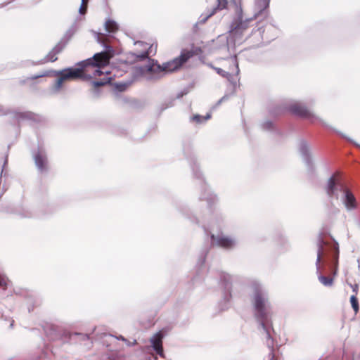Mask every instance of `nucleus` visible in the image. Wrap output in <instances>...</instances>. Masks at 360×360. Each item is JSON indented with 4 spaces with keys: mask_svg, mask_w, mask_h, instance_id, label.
<instances>
[{
    "mask_svg": "<svg viewBox=\"0 0 360 360\" xmlns=\"http://www.w3.org/2000/svg\"><path fill=\"white\" fill-rule=\"evenodd\" d=\"M253 304L256 310V316L261 323V326L264 330L266 333L267 336L270 337L268 328L265 323V313H264V302L262 295L260 292H256L254 298Z\"/></svg>",
    "mask_w": 360,
    "mask_h": 360,
    "instance_id": "5",
    "label": "nucleus"
},
{
    "mask_svg": "<svg viewBox=\"0 0 360 360\" xmlns=\"http://www.w3.org/2000/svg\"><path fill=\"white\" fill-rule=\"evenodd\" d=\"M112 56L110 51H102L94 54L91 58L82 61L78 65L84 70L87 77H96L103 74L101 69L109 64Z\"/></svg>",
    "mask_w": 360,
    "mask_h": 360,
    "instance_id": "2",
    "label": "nucleus"
},
{
    "mask_svg": "<svg viewBox=\"0 0 360 360\" xmlns=\"http://www.w3.org/2000/svg\"><path fill=\"white\" fill-rule=\"evenodd\" d=\"M218 1V5L217 7L214 8L212 11L207 15V18L212 16L217 10H222L226 8L228 1L227 0H217Z\"/></svg>",
    "mask_w": 360,
    "mask_h": 360,
    "instance_id": "14",
    "label": "nucleus"
},
{
    "mask_svg": "<svg viewBox=\"0 0 360 360\" xmlns=\"http://www.w3.org/2000/svg\"><path fill=\"white\" fill-rule=\"evenodd\" d=\"M236 12L238 19L231 25L232 31L238 32L247 29L248 23L243 20V11L240 5L236 6Z\"/></svg>",
    "mask_w": 360,
    "mask_h": 360,
    "instance_id": "10",
    "label": "nucleus"
},
{
    "mask_svg": "<svg viewBox=\"0 0 360 360\" xmlns=\"http://www.w3.org/2000/svg\"><path fill=\"white\" fill-rule=\"evenodd\" d=\"M288 109L291 113L302 118L311 119L314 117V115L309 109L300 102H295L290 104Z\"/></svg>",
    "mask_w": 360,
    "mask_h": 360,
    "instance_id": "7",
    "label": "nucleus"
},
{
    "mask_svg": "<svg viewBox=\"0 0 360 360\" xmlns=\"http://www.w3.org/2000/svg\"><path fill=\"white\" fill-rule=\"evenodd\" d=\"M89 0H82V3L79 7V12L82 15H84L86 13L88 7Z\"/></svg>",
    "mask_w": 360,
    "mask_h": 360,
    "instance_id": "17",
    "label": "nucleus"
},
{
    "mask_svg": "<svg viewBox=\"0 0 360 360\" xmlns=\"http://www.w3.org/2000/svg\"><path fill=\"white\" fill-rule=\"evenodd\" d=\"M34 161L37 167L41 171H45L47 169V159L46 156L41 153H37L34 157Z\"/></svg>",
    "mask_w": 360,
    "mask_h": 360,
    "instance_id": "12",
    "label": "nucleus"
},
{
    "mask_svg": "<svg viewBox=\"0 0 360 360\" xmlns=\"http://www.w3.org/2000/svg\"><path fill=\"white\" fill-rule=\"evenodd\" d=\"M164 335L162 331L155 333L150 340L153 349L155 351L157 354L160 356H164V352L162 347V339Z\"/></svg>",
    "mask_w": 360,
    "mask_h": 360,
    "instance_id": "8",
    "label": "nucleus"
},
{
    "mask_svg": "<svg viewBox=\"0 0 360 360\" xmlns=\"http://www.w3.org/2000/svg\"><path fill=\"white\" fill-rule=\"evenodd\" d=\"M340 191L342 193V202L347 210L357 208L358 202L352 191L345 185H340Z\"/></svg>",
    "mask_w": 360,
    "mask_h": 360,
    "instance_id": "6",
    "label": "nucleus"
},
{
    "mask_svg": "<svg viewBox=\"0 0 360 360\" xmlns=\"http://www.w3.org/2000/svg\"><path fill=\"white\" fill-rule=\"evenodd\" d=\"M202 119V117L200 115H194L193 117V118H192V120L193 121H195V122H197V123L201 122Z\"/></svg>",
    "mask_w": 360,
    "mask_h": 360,
    "instance_id": "22",
    "label": "nucleus"
},
{
    "mask_svg": "<svg viewBox=\"0 0 360 360\" xmlns=\"http://www.w3.org/2000/svg\"><path fill=\"white\" fill-rule=\"evenodd\" d=\"M319 279L320 282L326 286H331L333 283V278H330V277H327V276H320L319 277Z\"/></svg>",
    "mask_w": 360,
    "mask_h": 360,
    "instance_id": "16",
    "label": "nucleus"
},
{
    "mask_svg": "<svg viewBox=\"0 0 360 360\" xmlns=\"http://www.w3.org/2000/svg\"><path fill=\"white\" fill-rule=\"evenodd\" d=\"M105 27L107 32L115 33L118 30V25L112 20L108 19L105 21Z\"/></svg>",
    "mask_w": 360,
    "mask_h": 360,
    "instance_id": "13",
    "label": "nucleus"
},
{
    "mask_svg": "<svg viewBox=\"0 0 360 360\" xmlns=\"http://www.w3.org/2000/svg\"><path fill=\"white\" fill-rule=\"evenodd\" d=\"M57 60V58H51L50 60L53 62V61H56Z\"/></svg>",
    "mask_w": 360,
    "mask_h": 360,
    "instance_id": "24",
    "label": "nucleus"
},
{
    "mask_svg": "<svg viewBox=\"0 0 360 360\" xmlns=\"http://www.w3.org/2000/svg\"><path fill=\"white\" fill-rule=\"evenodd\" d=\"M352 288V290L354 292V295L356 296V294L358 292V288H359V286L357 284H354V285H351Z\"/></svg>",
    "mask_w": 360,
    "mask_h": 360,
    "instance_id": "23",
    "label": "nucleus"
},
{
    "mask_svg": "<svg viewBox=\"0 0 360 360\" xmlns=\"http://www.w3.org/2000/svg\"><path fill=\"white\" fill-rule=\"evenodd\" d=\"M214 70L217 72V73L218 75H219L220 76L224 77V78H229L230 77V73L228 72H226L224 71V70H222L221 68H214Z\"/></svg>",
    "mask_w": 360,
    "mask_h": 360,
    "instance_id": "18",
    "label": "nucleus"
},
{
    "mask_svg": "<svg viewBox=\"0 0 360 360\" xmlns=\"http://www.w3.org/2000/svg\"><path fill=\"white\" fill-rule=\"evenodd\" d=\"M131 57L136 60H143L148 58V53L145 52L141 55L131 54Z\"/></svg>",
    "mask_w": 360,
    "mask_h": 360,
    "instance_id": "19",
    "label": "nucleus"
},
{
    "mask_svg": "<svg viewBox=\"0 0 360 360\" xmlns=\"http://www.w3.org/2000/svg\"><path fill=\"white\" fill-rule=\"evenodd\" d=\"M7 281L4 278H0V288L6 289Z\"/></svg>",
    "mask_w": 360,
    "mask_h": 360,
    "instance_id": "21",
    "label": "nucleus"
},
{
    "mask_svg": "<svg viewBox=\"0 0 360 360\" xmlns=\"http://www.w3.org/2000/svg\"><path fill=\"white\" fill-rule=\"evenodd\" d=\"M211 238L218 246L224 249H231L235 245V240L233 238L224 235L215 236L212 234Z\"/></svg>",
    "mask_w": 360,
    "mask_h": 360,
    "instance_id": "9",
    "label": "nucleus"
},
{
    "mask_svg": "<svg viewBox=\"0 0 360 360\" xmlns=\"http://www.w3.org/2000/svg\"><path fill=\"white\" fill-rule=\"evenodd\" d=\"M319 249L317 252V259L316 262V268L319 269L320 263L323 257L326 256L327 252L331 251L333 259L335 261V267L333 271V274L335 275L337 274V266L338 262V255H339V249L338 244L337 243H328L320 238L319 239Z\"/></svg>",
    "mask_w": 360,
    "mask_h": 360,
    "instance_id": "4",
    "label": "nucleus"
},
{
    "mask_svg": "<svg viewBox=\"0 0 360 360\" xmlns=\"http://www.w3.org/2000/svg\"><path fill=\"white\" fill-rule=\"evenodd\" d=\"M202 51L200 47H193L191 50H183L181 55L174 59L164 63L162 68L166 72H173L181 68L185 63H186L191 58L194 56L201 54Z\"/></svg>",
    "mask_w": 360,
    "mask_h": 360,
    "instance_id": "3",
    "label": "nucleus"
},
{
    "mask_svg": "<svg viewBox=\"0 0 360 360\" xmlns=\"http://www.w3.org/2000/svg\"><path fill=\"white\" fill-rule=\"evenodd\" d=\"M53 76L57 77V79L52 87L53 91L55 93L60 91L62 89L63 84L68 81L87 77L84 72V70L82 69V66H79L76 68H69L58 71L45 70L39 75L27 77V80L34 81L38 78Z\"/></svg>",
    "mask_w": 360,
    "mask_h": 360,
    "instance_id": "1",
    "label": "nucleus"
},
{
    "mask_svg": "<svg viewBox=\"0 0 360 360\" xmlns=\"http://www.w3.org/2000/svg\"><path fill=\"white\" fill-rule=\"evenodd\" d=\"M109 79L108 78H105V79H103V80L101 81H97V82H94V86L97 87V86H103L106 84H108L109 82Z\"/></svg>",
    "mask_w": 360,
    "mask_h": 360,
    "instance_id": "20",
    "label": "nucleus"
},
{
    "mask_svg": "<svg viewBox=\"0 0 360 360\" xmlns=\"http://www.w3.org/2000/svg\"><path fill=\"white\" fill-rule=\"evenodd\" d=\"M340 185H343L342 184H340L338 179V174H333L330 178H329L327 186L326 187V191L329 197H333L335 195V191L337 188V186L340 188Z\"/></svg>",
    "mask_w": 360,
    "mask_h": 360,
    "instance_id": "11",
    "label": "nucleus"
},
{
    "mask_svg": "<svg viewBox=\"0 0 360 360\" xmlns=\"http://www.w3.org/2000/svg\"><path fill=\"white\" fill-rule=\"evenodd\" d=\"M350 302H351L352 307L354 311L355 314H356L359 312V307L358 299L355 295H353L351 296Z\"/></svg>",
    "mask_w": 360,
    "mask_h": 360,
    "instance_id": "15",
    "label": "nucleus"
}]
</instances>
